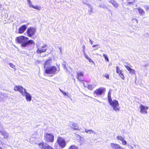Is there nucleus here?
Wrapping results in <instances>:
<instances>
[{
  "instance_id": "nucleus-1",
  "label": "nucleus",
  "mask_w": 149,
  "mask_h": 149,
  "mask_svg": "<svg viewBox=\"0 0 149 149\" xmlns=\"http://www.w3.org/2000/svg\"><path fill=\"white\" fill-rule=\"evenodd\" d=\"M29 38L24 36H21L16 38L15 40L17 42L21 44V46L25 47L27 45L33 44H35L34 41L32 40H29Z\"/></svg>"
},
{
  "instance_id": "nucleus-2",
  "label": "nucleus",
  "mask_w": 149,
  "mask_h": 149,
  "mask_svg": "<svg viewBox=\"0 0 149 149\" xmlns=\"http://www.w3.org/2000/svg\"><path fill=\"white\" fill-rule=\"evenodd\" d=\"M107 97L108 101L110 105L111 106L113 110L116 111H119L120 110L119 104L118 101L116 100H113L111 97V93L110 91L108 92Z\"/></svg>"
},
{
  "instance_id": "nucleus-3",
  "label": "nucleus",
  "mask_w": 149,
  "mask_h": 149,
  "mask_svg": "<svg viewBox=\"0 0 149 149\" xmlns=\"http://www.w3.org/2000/svg\"><path fill=\"white\" fill-rule=\"evenodd\" d=\"M60 70L59 67L57 68L52 66L50 67L47 68L45 70V73L48 74H55Z\"/></svg>"
},
{
  "instance_id": "nucleus-4",
  "label": "nucleus",
  "mask_w": 149,
  "mask_h": 149,
  "mask_svg": "<svg viewBox=\"0 0 149 149\" xmlns=\"http://www.w3.org/2000/svg\"><path fill=\"white\" fill-rule=\"evenodd\" d=\"M56 142L59 146L62 148H64L66 146L65 140L62 137H58Z\"/></svg>"
},
{
  "instance_id": "nucleus-5",
  "label": "nucleus",
  "mask_w": 149,
  "mask_h": 149,
  "mask_svg": "<svg viewBox=\"0 0 149 149\" xmlns=\"http://www.w3.org/2000/svg\"><path fill=\"white\" fill-rule=\"evenodd\" d=\"M54 136L52 134L45 133L44 136V139L47 143L52 142L54 141Z\"/></svg>"
},
{
  "instance_id": "nucleus-6",
  "label": "nucleus",
  "mask_w": 149,
  "mask_h": 149,
  "mask_svg": "<svg viewBox=\"0 0 149 149\" xmlns=\"http://www.w3.org/2000/svg\"><path fill=\"white\" fill-rule=\"evenodd\" d=\"M36 31V29L35 28L29 27L27 29L26 33L29 37H31L35 34Z\"/></svg>"
},
{
  "instance_id": "nucleus-7",
  "label": "nucleus",
  "mask_w": 149,
  "mask_h": 149,
  "mask_svg": "<svg viewBox=\"0 0 149 149\" xmlns=\"http://www.w3.org/2000/svg\"><path fill=\"white\" fill-rule=\"evenodd\" d=\"M39 148L41 149H54V148L47 143L42 142L38 144Z\"/></svg>"
},
{
  "instance_id": "nucleus-8",
  "label": "nucleus",
  "mask_w": 149,
  "mask_h": 149,
  "mask_svg": "<svg viewBox=\"0 0 149 149\" xmlns=\"http://www.w3.org/2000/svg\"><path fill=\"white\" fill-rule=\"evenodd\" d=\"M14 90L15 91L19 92L22 95L24 94V91H25V89L20 86H15L14 87Z\"/></svg>"
},
{
  "instance_id": "nucleus-9",
  "label": "nucleus",
  "mask_w": 149,
  "mask_h": 149,
  "mask_svg": "<svg viewBox=\"0 0 149 149\" xmlns=\"http://www.w3.org/2000/svg\"><path fill=\"white\" fill-rule=\"evenodd\" d=\"M106 91V89L104 88H100L96 89L94 91V93L95 94L97 95H101L104 94Z\"/></svg>"
},
{
  "instance_id": "nucleus-10",
  "label": "nucleus",
  "mask_w": 149,
  "mask_h": 149,
  "mask_svg": "<svg viewBox=\"0 0 149 149\" xmlns=\"http://www.w3.org/2000/svg\"><path fill=\"white\" fill-rule=\"evenodd\" d=\"M47 46L46 45H44L40 48H38L36 51V52L38 54H40L46 52L47 50Z\"/></svg>"
},
{
  "instance_id": "nucleus-11",
  "label": "nucleus",
  "mask_w": 149,
  "mask_h": 149,
  "mask_svg": "<svg viewBox=\"0 0 149 149\" xmlns=\"http://www.w3.org/2000/svg\"><path fill=\"white\" fill-rule=\"evenodd\" d=\"M140 112L141 114H146L147 113L148 107L141 104L140 106Z\"/></svg>"
},
{
  "instance_id": "nucleus-12",
  "label": "nucleus",
  "mask_w": 149,
  "mask_h": 149,
  "mask_svg": "<svg viewBox=\"0 0 149 149\" xmlns=\"http://www.w3.org/2000/svg\"><path fill=\"white\" fill-rule=\"evenodd\" d=\"M27 26L25 24L21 26L18 29V33L19 34L23 33L26 30Z\"/></svg>"
},
{
  "instance_id": "nucleus-13",
  "label": "nucleus",
  "mask_w": 149,
  "mask_h": 149,
  "mask_svg": "<svg viewBox=\"0 0 149 149\" xmlns=\"http://www.w3.org/2000/svg\"><path fill=\"white\" fill-rule=\"evenodd\" d=\"M116 72L118 74L119 76L121 77L123 80L125 79V77L123 73V71L120 70L118 66L116 67Z\"/></svg>"
},
{
  "instance_id": "nucleus-14",
  "label": "nucleus",
  "mask_w": 149,
  "mask_h": 149,
  "mask_svg": "<svg viewBox=\"0 0 149 149\" xmlns=\"http://www.w3.org/2000/svg\"><path fill=\"white\" fill-rule=\"evenodd\" d=\"M27 1L30 7L38 10H40V9L41 7L37 5L34 6L32 4V3L30 0H27Z\"/></svg>"
},
{
  "instance_id": "nucleus-15",
  "label": "nucleus",
  "mask_w": 149,
  "mask_h": 149,
  "mask_svg": "<svg viewBox=\"0 0 149 149\" xmlns=\"http://www.w3.org/2000/svg\"><path fill=\"white\" fill-rule=\"evenodd\" d=\"M84 76V73L82 72H79L77 73V78L79 81H81L83 80V77Z\"/></svg>"
},
{
  "instance_id": "nucleus-16",
  "label": "nucleus",
  "mask_w": 149,
  "mask_h": 149,
  "mask_svg": "<svg viewBox=\"0 0 149 149\" xmlns=\"http://www.w3.org/2000/svg\"><path fill=\"white\" fill-rule=\"evenodd\" d=\"M111 148L113 149H121V147L119 145L114 143H111L110 144Z\"/></svg>"
},
{
  "instance_id": "nucleus-17",
  "label": "nucleus",
  "mask_w": 149,
  "mask_h": 149,
  "mask_svg": "<svg viewBox=\"0 0 149 149\" xmlns=\"http://www.w3.org/2000/svg\"><path fill=\"white\" fill-rule=\"evenodd\" d=\"M25 96L26 97V99L28 101H30L31 100V96L29 93H27L26 91L24 92Z\"/></svg>"
},
{
  "instance_id": "nucleus-18",
  "label": "nucleus",
  "mask_w": 149,
  "mask_h": 149,
  "mask_svg": "<svg viewBox=\"0 0 149 149\" xmlns=\"http://www.w3.org/2000/svg\"><path fill=\"white\" fill-rule=\"evenodd\" d=\"M52 62V60L51 58L47 60L44 63V68H47L48 66L50 65Z\"/></svg>"
},
{
  "instance_id": "nucleus-19",
  "label": "nucleus",
  "mask_w": 149,
  "mask_h": 149,
  "mask_svg": "<svg viewBox=\"0 0 149 149\" xmlns=\"http://www.w3.org/2000/svg\"><path fill=\"white\" fill-rule=\"evenodd\" d=\"M126 69L129 72L130 74H133L135 72V71L134 70L132 69L130 67L127 65H125Z\"/></svg>"
},
{
  "instance_id": "nucleus-20",
  "label": "nucleus",
  "mask_w": 149,
  "mask_h": 149,
  "mask_svg": "<svg viewBox=\"0 0 149 149\" xmlns=\"http://www.w3.org/2000/svg\"><path fill=\"white\" fill-rule=\"evenodd\" d=\"M109 2L112 4L116 8L118 6V4L115 0H110Z\"/></svg>"
},
{
  "instance_id": "nucleus-21",
  "label": "nucleus",
  "mask_w": 149,
  "mask_h": 149,
  "mask_svg": "<svg viewBox=\"0 0 149 149\" xmlns=\"http://www.w3.org/2000/svg\"><path fill=\"white\" fill-rule=\"evenodd\" d=\"M72 128L74 130H79L77 124L74 123L72 125Z\"/></svg>"
},
{
  "instance_id": "nucleus-22",
  "label": "nucleus",
  "mask_w": 149,
  "mask_h": 149,
  "mask_svg": "<svg viewBox=\"0 0 149 149\" xmlns=\"http://www.w3.org/2000/svg\"><path fill=\"white\" fill-rule=\"evenodd\" d=\"M137 9L140 15H142L145 13V11L143 9L139 8H138Z\"/></svg>"
},
{
  "instance_id": "nucleus-23",
  "label": "nucleus",
  "mask_w": 149,
  "mask_h": 149,
  "mask_svg": "<svg viewBox=\"0 0 149 149\" xmlns=\"http://www.w3.org/2000/svg\"><path fill=\"white\" fill-rule=\"evenodd\" d=\"M68 149H79V148L76 146L72 145L70 146Z\"/></svg>"
},
{
  "instance_id": "nucleus-24",
  "label": "nucleus",
  "mask_w": 149,
  "mask_h": 149,
  "mask_svg": "<svg viewBox=\"0 0 149 149\" xmlns=\"http://www.w3.org/2000/svg\"><path fill=\"white\" fill-rule=\"evenodd\" d=\"M2 135L4 136V139H6L8 137V134L6 133H2Z\"/></svg>"
},
{
  "instance_id": "nucleus-25",
  "label": "nucleus",
  "mask_w": 149,
  "mask_h": 149,
  "mask_svg": "<svg viewBox=\"0 0 149 149\" xmlns=\"http://www.w3.org/2000/svg\"><path fill=\"white\" fill-rule=\"evenodd\" d=\"M116 138L118 140H120L121 141H122L124 139L123 138L122 136H117Z\"/></svg>"
},
{
  "instance_id": "nucleus-26",
  "label": "nucleus",
  "mask_w": 149,
  "mask_h": 149,
  "mask_svg": "<svg viewBox=\"0 0 149 149\" xmlns=\"http://www.w3.org/2000/svg\"><path fill=\"white\" fill-rule=\"evenodd\" d=\"M85 132L86 133H88L89 132L90 134L93 133V131L92 130H85Z\"/></svg>"
},
{
  "instance_id": "nucleus-27",
  "label": "nucleus",
  "mask_w": 149,
  "mask_h": 149,
  "mask_svg": "<svg viewBox=\"0 0 149 149\" xmlns=\"http://www.w3.org/2000/svg\"><path fill=\"white\" fill-rule=\"evenodd\" d=\"M103 56H104L105 60L108 62H109V60L107 57V56L104 54H103Z\"/></svg>"
},
{
  "instance_id": "nucleus-28",
  "label": "nucleus",
  "mask_w": 149,
  "mask_h": 149,
  "mask_svg": "<svg viewBox=\"0 0 149 149\" xmlns=\"http://www.w3.org/2000/svg\"><path fill=\"white\" fill-rule=\"evenodd\" d=\"M122 141V143L123 145H126L127 144V142L126 141L123 139V140L121 141Z\"/></svg>"
},
{
  "instance_id": "nucleus-29",
  "label": "nucleus",
  "mask_w": 149,
  "mask_h": 149,
  "mask_svg": "<svg viewBox=\"0 0 149 149\" xmlns=\"http://www.w3.org/2000/svg\"><path fill=\"white\" fill-rule=\"evenodd\" d=\"M84 56L85 58L87 59L89 58L87 54L85 53V51L84 52Z\"/></svg>"
},
{
  "instance_id": "nucleus-30",
  "label": "nucleus",
  "mask_w": 149,
  "mask_h": 149,
  "mask_svg": "<svg viewBox=\"0 0 149 149\" xmlns=\"http://www.w3.org/2000/svg\"><path fill=\"white\" fill-rule=\"evenodd\" d=\"M104 77L107 79H109V75L108 74H105Z\"/></svg>"
},
{
  "instance_id": "nucleus-31",
  "label": "nucleus",
  "mask_w": 149,
  "mask_h": 149,
  "mask_svg": "<svg viewBox=\"0 0 149 149\" xmlns=\"http://www.w3.org/2000/svg\"><path fill=\"white\" fill-rule=\"evenodd\" d=\"M9 65L10 67L13 68H14L15 67V65H13L12 63H10Z\"/></svg>"
},
{
  "instance_id": "nucleus-32",
  "label": "nucleus",
  "mask_w": 149,
  "mask_h": 149,
  "mask_svg": "<svg viewBox=\"0 0 149 149\" xmlns=\"http://www.w3.org/2000/svg\"><path fill=\"white\" fill-rule=\"evenodd\" d=\"M87 60H88V61H89V62H93V60L89 58H88L87 59Z\"/></svg>"
},
{
  "instance_id": "nucleus-33",
  "label": "nucleus",
  "mask_w": 149,
  "mask_h": 149,
  "mask_svg": "<svg viewBox=\"0 0 149 149\" xmlns=\"http://www.w3.org/2000/svg\"><path fill=\"white\" fill-rule=\"evenodd\" d=\"M62 93L65 96H66V95H67V94L65 92H62Z\"/></svg>"
},
{
  "instance_id": "nucleus-34",
  "label": "nucleus",
  "mask_w": 149,
  "mask_h": 149,
  "mask_svg": "<svg viewBox=\"0 0 149 149\" xmlns=\"http://www.w3.org/2000/svg\"><path fill=\"white\" fill-rule=\"evenodd\" d=\"M82 47H83V51L84 52V51H85V45H84L82 46Z\"/></svg>"
},
{
  "instance_id": "nucleus-35",
  "label": "nucleus",
  "mask_w": 149,
  "mask_h": 149,
  "mask_svg": "<svg viewBox=\"0 0 149 149\" xmlns=\"http://www.w3.org/2000/svg\"><path fill=\"white\" fill-rule=\"evenodd\" d=\"M97 45H93V46L92 47H95L96 46H97Z\"/></svg>"
},
{
  "instance_id": "nucleus-36",
  "label": "nucleus",
  "mask_w": 149,
  "mask_h": 149,
  "mask_svg": "<svg viewBox=\"0 0 149 149\" xmlns=\"http://www.w3.org/2000/svg\"><path fill=\"white\" fill-rule=\"evenodd\" d=\"M0 149H3L0 146Z\"/></svg>"
}]
</instances>
